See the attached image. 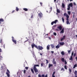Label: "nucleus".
<instances>
[{"label": "nucleus", "mask_w": 77, "mask_h": 77, "mask_svg": "<svg viewBox=\"0 0 77 77\" xmlns=\"http://www.w3.org/2000/svg\"><path fill=\"white\" fill-rule=\"evenodd\" d=\"M7 72H6V74L7 75L8 77H10V75H9V74H10V72H9V70L7 69Z\"/></svg>", "instance_id": "nucleus-1"}, {"label": "nucleus", "mask_w": 77, "mask_h": 77, "mask_svg": "<svg viewBox=\"0 0 77 77\" xmlns=\"http://www.w3.org/2000/svg\"><path fill=\"white\" fill-rule=\"evenodd\" d=\"M12 40L14 43L15 44H17V40H14V37H12Z\"/></svg>", "instance_id": "nucleus-2"}, {"label": "nucleus", "mask_w": 77, "mask_h": 77, "mask_svg": "<svg viewBox=\"0 0 77 77\" xmlns=\"http://www.w3.org/2000/svg\"><path fill=\"white\" fill-rule=\"evenodd\" d=\"M44 48L42 47V46H38V47L37 46V48H36L38 50H42Z\"/></svg>", "instance_id": "nucleus-3"}, {"label": "nucleus", "mask_w": 77, "mask_h": 77, "mask_svg": "<svg viewBox=\"0 0 77 77\" xmlns=\"http://www.w3.org/2000/svg\"><path fill=\"white\" fill-rule=\"evenodd\" d=\"M33 69L35 73H36V72H38V70L37 69V68H36V67L35 66H34Z\"/></svg>", "instance_id": "nucleus-4"}, {"label": "nucleus", "mask_w": 77, "mask_h": 77, "mask_svg": "<svg viewBox=\"0 0 77 77\" xmlns=\"http://www.w3.org/2000/svg\"><path fill=\"white\" fill-rule=\"evenodd\" d=\"M57 22H58V20H56L52 22L51 23V25H53L54 24H56Z\"/></svg>", "instance_id": "nucleus-5"}, {"label": "nucleus", "mask_w": 77, "mask_h": 77, "mask_svg": "<svg viewBox=\"0 0 77 77\" xmlns=\"http://www.w3.org/2000/svg\"><path fill=\"white\" fill-rule=\"evenodd\" d=\"M31 46L32 48H34V47H35V48H38V46H37V45H36L35 44H32Z\"/></svg>", "instance_id": "nucleus-6"}, {"label": "nucleus", "mask_w": 77, "mask_h": 77, "mask_svg": "<svg viewBox=\"0 0 77 77\" xmlns=\"http://www.w3.org/2000/svg\"><path fill=\"white\" fill-rule=\"evenodd\" d=\"M52 63H53V64H55V66H56V61H55V59H53V60L52 61Z\"/></svg>", "instance_id": "nucleus-7"}, {"label": "nucleus", "mask_w": 77, "mask_h": 77, "mask_svg": "<svg viewBox=\"0 0 77 77\" xmlns=\"http://www.w3.org/2000/svg\"><path fill=\"white\" fill-rule=\"evenodd\" d=\"M38 15L40 18H42V16H43V14H42V13L40 12V13H39L38 14Z\"/></svg>", "instance_id": "nucleus-8"}, {"label": "nucleus", "mask_w": 77, "mask_h": 77, "mask_svg": "<svg viewBox=\"0 0 77 77\" xmlns=\"http://www.w3.org/2000/svg\"><path fill=\"white\" fill-rule=\"evenodd\" d=\"M57 29H58L60 30H62V27L61 26H57Z\"/></svg>", "instance_id": "nucleus-9"}, {"label": "nucleus", "mask_w": 77, "mask_h": 77, "mask_svg": "<svg viewBox=\"0 0 77 77\" xmlns=\"http://www.w3.org/2000/svg\"><path fill=\"white\" fill-rule=\"evenodd\" d=\"M42 77H48V75L47 74H46L45 76V74H42Z\"/></svg>", "instance_id": "nucleus-10"}, {"label": "nucleus", "mask_w": 77, "mask_h": 77, "mask_svg": "<svg viewBox=\"0 0 77 77\" xmlns=\"http://www.w3.org/2000/svg\"><path fill=\"white\" fill-rule=\"evenodd\" d=\"M64 33V29H63L60 32V33Z\"/></svg>", "instance_id": "nucleus-11"}, {"label": "nucleus", "mask_w": 77, "mask_h": 77, "mask_svg": "<svg viewBox=\"0 0 77 77\" xmlns=\"http://www.w3.org/2000/svg\"><path fill=\"white\" fill-rule=\"evenodd\" d=\"M59 44L60 45H64V42H60Z\"/></svg>", "instance_id": "nucleus-12"}, {"label": "nucleus", "mask_w": 77, "mask_h": 77, "mask_svg": "<svg viewBox=\"0 0 77 77\" xmlns=\"http://www.w3.org/2000/svg\"><path fill=\"white\" fill-rule=\"evenodd\" d=\"M56 25H55L52 26V29H53V30H54L55 27H56Z\"/></svg>", "instance_id": "nucleus-13"}, {"label": "nucleus", "mask_w": 77, "mask_h": 77, "mask_svg": "<svg viewBox=\"0 0 77 77\" xmlns=\"http://www.w3.org/2000/svg\"><path fill=\"white\" fill-rule=\"evenodd\" d=\"M69 6H70L71 7H72V6H73V5H72V3H71L69 4Z\"/></svg>", "instance_id": "nucleus-14"}, {"label": "nucleus", "mask_w": 77, "mask_h": 77, "mask_svg": "<svg viewBox=\"0 0 77 77\" xmlns=\"http://www.w3.org/2000/svg\"><path fill=\"white\" fill-rule=\"evenodd\" d=\"M59 44H58V45L56 46L55 48H59L60 47V46H59Z\"/></svg>", "instance_id": "nucleus-15"}, {"label": "nucleus", "mask_w": 77, "mask_h": 77, "mask_svg": "<svg viewBox=\"0 0 77 77\" xmlns=\"http://www.w3.org/2000/svg\"><path fill=\"white\" fill-rule=\"evenodd\" d=\"M51 47H52V48H54L55 47V46L53 44L51 45Z\"/></svg>", "instance_id": "nucleus-16"}, {"label": "nucleus", "mask_w": 77, "mask_h": 77, "mask_svg": "<svg viewBox=\"0 0 77 77\" xmlns=\"http://www.w3.org/2000/svg\"><path fill=\"white\" fill-rule=\"evenodd\" d=\"M61 60L62 62H65V59H64V58H62L61 59Z\"/></svg>", "instance_id": "nucleus-17"}, {"label": "nucleus", "mask_w": 77, "mask_h": 77, "mask_svg": "<svg viewBox=\"0 0 77 77\" xmlns=\"http://www.w3.org/2000/svg\"><path fill=\"white\" fill-rule=\"evenodd\" d=\"M64 16H65V17H66L67 16H69L66 13H65L64 14Z\"/></svg>", "instance_id": "nucleus-18"}, {"label": "nucleus", "mask_w": 77, "mask_h": 77, "mask_svg": "<svg viewBox=\"0 0 77 77\" xmlns=\"http://www.w3.org/2000/svg\"><path fill=\"white\" fill-rule=\"evenodd\" d=\"M51 66H53V64H49L48 66V68H50Z\"/></svg>", "instance_id": "nucleus-19"}, {"label": "nucleus", "mask_w": 77, "mask_h": 77, "mask_svg": "<svg viewBox=\"0 0 77 77\" xmlns=\"http://www.w3.org/2000/svg\"><path fill=\"white\" fill-rule=\"evenodd\" d=\"M23 10L24 11H28V9L26 8H23Z\"/></svg>", "instance_id": "nucleus-20"}, {"label": "nucleus", "mask_w": 77, "mask_h": 77, "mask_svg": "<svg viewBox=\"0 0 77 77\" xmlns=\"http://www.w3.org/2000/svg\"><path fill=\"white\" fill-rule=\"evenodd\" d=\"M47 49L48 50L50 49V45H48L47 46Z\"/></svg>", "instance_id": "nucleus-21"}, {"label": "nucleus", "mask_w": 77, "mask_h": 77, "mask_svg": "<svg viewBox=\"0 0 77 77\" xmlns=\"http://www.w3.org/2000/svg\"><path fill=\"white\" fill-rule=\"evenodd\" d=\"M0 22H4V20L3 19H0Z\"/></svg>", "instance_id": "nucleus-22"}, {"label": "nucleus", "mask_w": 77, "mask_h": 77, "mask_svg": "<svg viewBox=\"0 0 77 77\" xmlns=\"http://www.w3.org/2000/svg\"><path fill=\"white\" fill-rule=\"evenodd\" d=\"M66 20L67 21H69V19H68V18H69V16H67V17H66Z\"/></svg>", "instance_id": "nucleus-23"}, {"label": "nucleus", "mask_w": 77, "mask_h": 77, "mask_svg": "<svg viewBox=\"0 0 77 77\" xmlns=\"http://www.w3.org/2000/svg\"><path fill=\"white\" fill-rule=\"evenodd\" d=\"M73 58H72V57L71 56L70 57V58L69 59V60H73Z\"/></svg>", "instance_id": "nucleus-24"}, {"label": "nucleus", "mask_w": 77, "mask_h": 77, "mask_svg": "<svg viewBox=\"0 0 77 77\" xmlns=\"http://www.w3.org/2000/svg\"><path fill=\"white\" fill-rule=\"evenodd\" d=\"M76 67H77V64H75L74 65L73 68H75Z\"/></svg>", "instance_id": "nucleus-25"}, {"label": "nucleus", "mask_w": 77, "mask_h": 77, "mask_svg": "<svg viewBox=\"0 0 77 77\" xmlns=\"http://www.w3.org/2000/svg\"><path fill=\"white\" fill-rule=\"evenodd\" d=\"M62 7L63 8H65V5L63 3H62Z\"/></svg>", "instance_id": "nucleus-26"}, {"label": "nucleus", "mask_w": 77, "mask_h": 77, "mask_svg": "<svg viewBox=\"0 0 77 77\" xmlns=\"http://www.w3.org/2000/svg\"><path fill=\"white\" fill-rule=\"evenodd\" d=\"M74 74L75 75H77V71L76 70L75 71Z\"/></svg>", "instance_id": "nucleus-27"}, {"label": "nucleus", "mask_w": 77, "mask_h": 77, "mask_svg": "<svg viewBox=\"0 0 77 77\" xmlns=\"http://www.w3.org/2000/svg\"><path fill=\"white\" fill-rule=\"evenodd\" d=\"M61 54L63 55V56L64 54H65V53H64V52L63 51H62L61 53Z\"/></svg>", "instance_id": "nucleus-28"}, {"label": "nucleus", "mask_w": 77, "mask_h": 77, "mask_svg": "<svg viewBox=\"0 0 77 77\" xmlns=\"http://www.w3.org/2000/svg\"><path fill=\"white\" fill-rule=\"evenodd\" d=\"M57 13H60V10H59V9H57Z\"/></svg>", "instance_id": "nucleus-29"}, {"label": "nucleus", "mask_w": 77, "mask_h": 77, "mask_svg": "<svg viewBox=\"0 0 77 77\" xmlns=\"http://www.w3.org/2000/svg\"><path fill=\"white\" fill-rule=\"evenodd\" d=\"M55 74V72H53V73L52 74V77H55V76L54 75Z\"/></svg>", "instance_id": "nucleus-30"}, {"label": "nucleus", "mask_w": 77, "mask_h": 77, "mask_svg": "<svg viewBox=\"0 0 77 77\" xmlns=\"http://www.w3.org/2000/svg\"><path fill=\"white\" fill-rule=\"evenodd\" d=\"M62 20L63 23H64V21H65V19H64V18L63 17H62Z\"/></svg>", "instance_id": "nucleus-31"}, {"label": "nucleus", "mask_w": 77, "mask_h": 77, "mask_svg": "<svg viewBox=\"0 0 77 77\" xmlns=\"http://www.w3.org/2000/svg\"><path fill=\"white\" fill-rule=\"evenodd\" d=\"M31 71L32 72V73H33V74H34V71H33V69H31Z\"/></svg>", "instance_id": "nucleus-32"}, {"label": "nucleus", "mask_w": 77, "mask_h": 77, "mask_svg": "<svg viewBox=\"0 0 77 77\" xmlns=\"http://www.w3.org/2000/svg\"><path fill=\"white\" fill-rule=\"evenodd\" d=\"M67 24H70V23L69 22V21H67L66 22Z\"/></svg>", "instance_id": "nucleus-33"}, {"label": "nucleus", "mask_w": 77, "mask_h": 77, "mask_svg": "<svg viewBox=\"0 0 77 77\" xmlns=\"http://www.w3.org/2000/svg\"><path fill=\"white\" fill-rule=\"evenodd\" d=\"M16 11H19V9L18 8V7H16Z\"/></svg>", "instance_id": "nucleus-34"}, {"label": "nucleus", "mask_w": 77, "mask_h": 77, "mask_svg": "<svg viewBox=\"0 0 77 77\" xmlns=\"http://www.w3.org/2000/svg\"><path fill=\"white\" fill-rule=\"evenodd\" d=\"M67 10H68V11H69V10H70V6H68V8H67Z\"/></svg>", "instance_id": "nucleus-35"}, {"label": "nucleus", "mask_w": 77, "mask_h": 77, "mask_svg": "<svg viewBox=\"0 0 77 77\" xmlns=\"http://www.w3.org/2000/svg\"><path fill=\"white\" fill-rule=\"evenodd\" d=\"M73 55H74V51H73L72 52V53L71 56L72 57V56H73Z\"/></svg>", "instance_id": "nucleus-36"}, {"label": "nucleus", "mask_w": 77, "mask_h": 77, "mask_svg": "<svg viewBox=\"0 0 77 77\" xmlns=\"http://www.w3.org/2000/svg\"><path fill=\"white\" fill-rule=\"evenodd\" d=\"M69 73H71V69H69Z\"/></svg>", "instance_id": "nucleus-37"}, {"label": "nucleus", "mask_w": 77, "mask_h": 77, "mask_svg": "<svg viewBox=\"0 0 77 77\" xmlns=\"http://www.w3.org/2000/svg\"><path fill=\"white\" fill-rule=\"evenodd\" d=\"M68 14H69V15H71V11H68Z\"/></svg>", "instance_id": "nucleus-38"}, {"label": "nucleus", "mask_w": 77, "mask_h": 77, "mask_svg": "<svg viewBox=\"0 0 77 77\" xmlns=\"http://www.w3.org/2000/svg\"><path fill=\"white\" fill-rule=\"evenodd\" d=\"M61 71H65V69L63 68H62V69H61Z\"/></svg>", "instance_id": "nucleus-39"}, {"label": "nucleus", "mask_w": 77, "mask_h": 77, "mask_svg": "<svg viewBox=\"0 0 77 77\" xmlns=\"http://www.w3.org/2000/svg\"><path fill=\"white\" fill-rule=\"evenodd\" d=\"M34 66H35V67H36V66H39V65H34Z\"/></svg>", "instance_id": "nucleus-40"}, {"label": "nucleus", "mask_w": 77, "mask_h": 77, "mask_svg": "<svg viewBox=\"0 0 77 77\" xmlns=\"http://www.w3.org/2000/svg\"><path fill=\"white\" fill-rule=\"evenodd\" d=\"M44 65V63H41V67H42V66H43V65Z\"/></svg>", "instance_id": "nucleus-41"}, {"label": "nucleus", "mask_w": 77, "mask_h": 77, "mask_svg": "<svg viewBox=\"0 0 77 77\" xmlns=\"http://www.w3.org/2000/svg\"><path fill=\"white\" fill-rule=\"evenodd\" d=\"M64 68L66 69H67V66H64Z\"/></svg>", "instance_id": "nucleus-42"}, {"label": "nucleus", "mask_w": 77, "mask_h": 77, "mask_svg": "<svg viewBox=\"0 0 77 77\" xmlns=\"http://www.w3.org/2000/svg\"><path fill=\"white\" fill-rule=\"evenodd\" d=\"M56 35H57V34H56V32H54V35L55 36H56Z\"/></svg>", "instance_id": "nucleus-43"}, {"label": "nucleus", "mask_w": 77, "mask_h": 77, "mask_svg": "<svg viewBox=\"0 0 77 77\" xmlns=\"http://www.w3.org/2000/svg\"><path fill=\"white\" fill-rule=\"evenodd\" d=\"M46 63H48V61L47 60H46Z\"/></svg>", "instance_id": "nucleus-44"}, {"label": "nucleus", "mask_w": 77, "mask_h": 77, "mask_svg": "<svg viewBox=\"0 0 77 77\" xmlns=\"http://www.w3.org/2000/svg\"><path fill=\"white\" fill-rule=\"evenodd\" d=\"M76 56V53H75L73 54V56L74 57H75Z\"/></svg>", "instance_id": "nucleus-45"}, {"label": "nucleus", "mask_w": 77, "mask_h": 77, "mask_svg": "<svg viewBox=\"0 0 77 77\" xmlns=\"http://www.w3.org/2000/svg\"><path fill=\"white\" fill-rule=\"evenodd\" d=\"M25 68L27 70L28 69H29V67H25Z\"/></svg>", "instance_id": "nucleus-46"}, {"label": "nucleus", "mask_w": 77, "mask_h": 77, "mask_svg": "<svg viewBox=\"0 0 77 77\" xmlns=\"http://www.w3.org/2000/svg\"><path fill=\"white\" fill-rule=\"evenodd\" d=\"M66 37V36L65 35H64L63 36V38L64 39H65V37Z\"/></svg>", "instance_id": "nucleus-47"}, {"label": "nucleus", "mask_w": 77, "mask_h": 77, "mask_svg": "<svg viewBox=\"0 0 77 77\" xmlns=\"http://www.w3.org/2000/svg\"><path fill=\"white\" fill-rule=\"evenodd\" d=\"M65 65H66V64H67V62L66 61H65Z\"/></svg>", "instance_id": "nucleus-48"}, {"label": "nucleus", "mask_w": 77, "mask_h": 77, "mask_svg": "<svg viewBox=\"0 0 77 77\" xmlns=\"http://www.w3.org/2000/svg\"><path fill=\"white\" fill-rule=\"evenodd\" d=\"M73 5H74V6H76V4H75V2H73Z\"/></svg>", "instance_id": "nucleus-49"}, {"label": "nucleus", "mask_w": 77, "mask_h": 77, "mask_svg": "<svg viewBox=\"0 0 77 77\" xmlns=\"http://www.w3.org/2000/svg\"><path fill=\"white\" fill-rule=\"evenodd\" d=\"M0 43H2V39L1 38L0 40Z\"/></svg>", "instance_id": "nucleus-50"}, {"label": "nucleus", "mask_w": 77, "mask_h": 77, "mask_svg": "<svg viewBox=\"0 0 77 77\" xmlns=\"http://www.w3.org/2000/svg\"><path fill=\"white\" fill-rule=\"evenodd\" d=\"M63 40H64V38H62L61 39V41H62Z\"/></svg>", "instance_id": "nucleus-51"}, {"label": "nucleus", "mask_w": 77, "mask_h": 77, "mask_svg": "<svg viewBox=\"0 0 77 77\" xmlns=\"http://www.w3.org/2000/svg\"><path fill=\"white\" fill-rule=\"evenodd\" d=\"M38 76V77H41V75L40 74H39Z\"/></svg>", "instance_id": "nucleus-52"}, {"label": "nucleus", "mask_w": 77, "mask_h": 77, "mask_svg": "<svg viewBox=\"0 0 77 77\" xmlns=\"http://www.w3.org/2000/svg\"><path fill=\"white\" fill-rule=\"evenodd\" d=\"M23 73L24 74H26V70H24L23 71Z\"/></svg>", "instance_id": "nucleus-53"}, {"label": "nucleus", "mask_w": 77, "mask_h": 77, "mask_svg": "<svg viewBox=\"0 0 77 77\" xmlns=\"http://www.w3.org/2000/svg\"><path fill=\"white\" fill-rule=\"evenodd\" d=\"M70 52H71V50H69L68 51V53H70Z\"/></svg>", "instance_id": "nucleus-54"}, {"label": "nucleus", "mask_w": 77, "mask_h": 77, "mask_svg": "<svg viewBox=\"0 0 77 77\" xmlns=\"http://www.w3.org/2000/svg\"><path fill=\"white\" fill-rule=\"evenodd\" d=\"M31 53L32 54H34V52H33V51H31Z\"/></svg>", "instance_id": "nucleus-55"}, {"label": "nucleus", "mask_w": 77, "mask_h": 77, "mask_svg": "<svg viewBox=\"0 0 77 77\" xmlns=\"http://www.w3.org/2000/svg\"><path fill=\"white\" fill-rule=\"evenodd\" d=\"M3 47L4 48H5V44H4V45L3 46Z\"/></svg>", "instance_id": "nucleus-56"}, {"label": "nucleus", "mask_w": 77, "mask_h": 77, "mask_svg": "<svg viewBox=\"0 0 77 77\" xmlns=\"http://www.w3.org/2000/svg\"><path fill=\"white\" fill-rule=\"evenodd\" d=\"M75 59H76V61H77V57H75Z\"/></svg>", "instance_id": "nucleus-57"}, {"label": "nucleus", "mask_w": 77, "mask_h": 77, "mask_svg": "<svg viewBox=\"0 0 77 77\" xmlns=\"http://www.w3.org/2000/svg\"><path fill=\"white\" fill-rule=\"evenodd\" d=\"M40 3L41 5H42V2H40Z\"/></svg>", "instance_id": "nucleus-58"}, {"label": "nucleus", "mask_w": 77, "mask_h": 77, "mask_svg": "<svg viewBox=\"0 0 77 77\" xmlns=\"http://www.w3.org/2000/svg\"><path fill=\"white\" fill-rule=\"evenodd\" d=\"M15 12V10H13L12 12L11 13H14V12Z\"/></svg>", "instance_id": "nucleus-59"}, {"label": "nucleus", "mask_w": 77, "mask_h": 77, "mask_svg": "<svg viewBox=\"0 0 77 77\" xmlns=\"http://www.w3.org/2000/svg\"><path fill=\"white\" fill-rule=\"evenodd\" d=\"M31 18H33V14H32V15H31Z\"/></svg>", "instance_id": "nucleus-60"}, {"label": "nucleus", "mask_w": 77, "mask_h": 77, "mask_svg": "<svg viewBox=\"0 0 77 77\" xmlns=\"http://www.w3.org/2000/svg\"><path fill=\"white\" fill-rule=\"evenodd\" d=\"M50 9H51V10H52V7H51L50 8Z\"/></svg>", "instance_id": "nucleus-61"}, {"label": "nucleus", "mask_w": 77, "mask_h": 77, "mask_svg": "<svg viewBox=\"0 0 77 77\" xmlns=\"http://www.w3.org/2000/svg\"><path fill=\"white\" fill-rule=\"evenodd\" d=\"M51 53L53 54L54 53V51H51Z\"/></svg>", "instance_id": "nucleus-62"}, {"label": "nucleus", "mask_w": 77, "mask_h": 77, "mask_svg": "<svg viewBox=\"0 0 77 77\" xmlns=\"http://www.w3.org/2000/svg\"><path fill=\"white\" fill-rule=\"evenodd\" d=\"M55 30L57 31H59V29H56Z\"/></svg>", "instance_id": "nucleus-63"}, {"label": "nucleus", "mask_w": 77, "mask_h": 77, "mask_svg": "<svg viewBox=\"0 0 77 77\" xmlns=\"http://www.w3.org/2000/svg\"><path fill=\"white\" fill-rule=\"evenodd\" d=\"M72 14H73V15H75V13L74 12H72Z\"/></svg>", "instance_id": "nucleus-64"}]
</instances>
